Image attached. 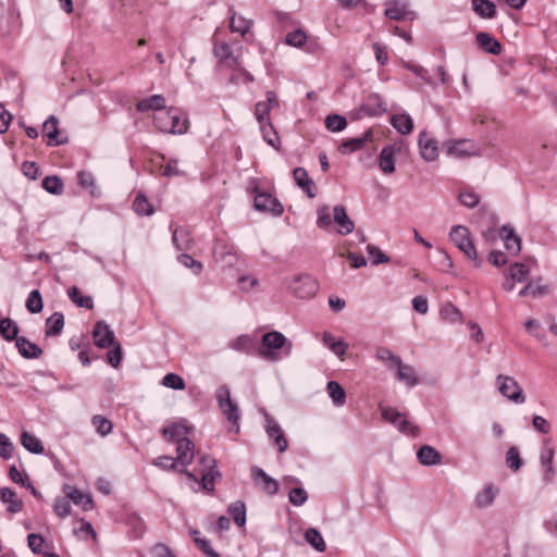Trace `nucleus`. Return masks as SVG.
<instances>
[{
  "mask_svg": "<svg viewBox=\"0 0 557 557\" xmlns=\"http://www.w3.org/2000/svg\"><path fill=\"white\" fill-rule=\"evenodd\" d=\"M153 122L156 127L162 133L184 134L188 129V120L177 108L154 112Z\"/></svg>",
  "mask_w": 557,
  "mask_h": 557,
  "instance_id": "f257e3e1",
  "label": "nucleus"
},
{
  "mask_svg": "<svg viewBox=\"0 0 557 557\" xmlns=\"http://www.w3.org/2000/svg\"><path fill=\"white\" fill-rule=\"evenodd\" d=\"M263 349L259 350V355L268 360L276 361L280 355L276 350L282 349L284 356H289L293 344L281 332L271 331L265 333L261 338Z\"/></svg>",
  "mask_w": 557,
  "mask_h": 557,
  "instance_id": "f03ea898",
  "label": "nucleus"
},
{
  "mask_svg": "<svg viewBox=\"0 0 557 557\" xmlns=\"http://www.w3.org/2000/svg\"><path fill=\"white\" fill-rule=\"evenodd\" d=\"M216 400L223 416L232 423L230 431L235 433L239 432V409L236 403L231 398L230 388L226 385H222L216 391Z\"/></svg>",
  "mask_w": 557,
  "mask_h": 557,
  "instance_id": "7ed1b4c3",
  "label": "nucleus"
},
{
  "mask_svg": "<svg viewBox=\"0 0 557 557\" xmlns=\"http://www.w3.org/2000/svg\"><path fill=\"white\" fill-rule=\"evenodd\" d=\"M176 458L177 466H182L183 468L180 470V473L186 475L194 482H198V478L195 473L190 472L186 469L188 465H190L195 458V444L189 438L181 440L176 443Z\"/></svg>",
  "mask_w": 557,
  "mask_h": 557,
  "instance_id": "20e7f679",
  "label": "nucleus"
},
{
  "mask_svg": "<svg viewBox=\"0 0 557 557\" xmlns=\"http://www.w3.org/2000/svg\"><path fill=\"white\" fill-rule=\"evenodd\" d=\"M450 240L471 260H478L476 249L471 239L468 227L463 225L453 226L449 233Z\"/></svg>",
  "mask_w": 557,
  "mask_h": 557,
  "instance_id": "39448f33",
  "label": "nucleus"
},
{
  "mask_svg": "<svg viewBox=\"0 0 557 557\" xmlns=\"http://www.w3.org/2000/svg\"><path fill=\"white\" fill-rule=\"evenodd\" d=\"M251 191L255 194V208L258 211L270 212L273 215H281L284 211L283 205L271 194L259 190L257 182H251Z\"/></svg>",
  "mask_w": 557,
  "mask_h": 557,
  "instance_id": "423d86ee",
  "label": "nucleus"
},
{
  "mask_svg": "<svg viewBox=\"0 0 557 557\" xmlns=\"http://www.w3.org/2000/svg\"><path fill=\"white\" fill-rule=\"evenodd\" d=\"M289 290L298 298H310L319 289L318 282L309 274L296 276L288 286Z\"/></svg>",
  "mask_w": 557,
  "mask_h": 557,
  "instance_id": "0eeeda50",
  "label": "nucleus"
},
{
  "mask_svg": "<svg viewBox=\"0 0 557 557\" xmlns=\"http://www.w3.org/2000/svg\"><path fill=\"white\" fill-rule=\"evenodd\" d=\"M384 14L386 17L395 21H412L416 17L407 0H387Z\"/></svg>",
  "mask_w": 557,
  "mask_h": 557,
  "instance_id": "6e6552de",
  "label": "nucleus"
},
{
  "mask_svg": "<svg viewBox=\"0 0 557 557\" xmlns=\"http://www.w3.org/2000/svg\"><path fill=\"white\" fill-rule=\"evenodd\" d=\"M497 382L499 383L498 389L505 397L518 404L524 403L522 388L515 379L499 374Z\"/></svg>",
  "mask_w": 557,
  "mask_h": 557,
  "instance_id": "1a4fd4ad",
  "label": "nucleus"
},
{
  "mask_svg": "<svg viewBox=\"0 0 557 557\" xmlns=\"http://www.w3.org/2000/svg\"><path fill=\"white\" fill-rule=\"evenodd\" d=\"M444 146L448 156L457 158H467L479 153L476 145L469 139L448 140Z\"/></svg>",
  "mask_w": 557,
  "mask_h": 557,
  "instance_id": "9d476101",
  "label": "nucleus"
},
{
  "mask_svg": "<svg viewBox=\"0 0 557 557\" xmlns=\"http://www.w3.org/2000/svg\"><path fill=\"white\" fill-rule=\"evenodd\" d=\"M275 107H278V100L274 91H267V100L257 102L255 115L260 128H265L267 125L272 124L270 121V112L271 109Z\"/></svg>",
  "mask_w": 557,
  "mask_h": 557,
  "instance_id": "9b49d317",
  "label": "nucleus"
},
{
  "mask_svg": "<svg viewBox=\"0 0 557 557\" xmlns=\"http://www.w3.org/2000/svg\"><path fill=\"white\" fill-rule=\"evenodd\" d=\"M418 146L421 158L426 162L435 161L438 157L437 141L432 138L428 132L422 131L419 134Z\"/></svg>",
  "mask_w": 557,
  "mask_h": 557,
  "instance_id": "f8f14e48",
  "label": "nucleus"
},
{
  "mask_svg": "<svg viewBox=\"0 0 557 557\" xmlns=\"http://www.w3.org/2000/svg\"><path fill=\"white\" fill-rule=\"evenodd\" d=\"M251 476L257 487L268 495H275L278 492V483L276 480L268 475L261 468L252 467Z\"/></svg>",
  "mask_w": 557,
  "mask_h": 557,
  "instance_id": "ddd939ff",
  "label": "nucleus"
},
{
  "mask_svg": "<svg viewBox=\"0 0 557 557\" xmlns=\"http://www.w3.org/2000/svg\"><path fill=\"white\" fill-rule=\"evenodd\" d=\"M549 440L544 441V447L540 454V463L544 468L543 481L546 484L552 483L555 478L556 471L553 465L555 449L548 445Z\"/></svg>",
  "mask_w": 557,
  "mask_h": 557,
  "instance_id": "4468645a",
  "label": "nucleus"
},
{
  "mask_svg": "<svg viewBox=\"0 0 557 557\" xmlns=\"http://www.w3.org/2000/svg\"><path fill=\"white\" fill-rule=\"evenodd\" d=\"M59 121L54 115H50L42 125L44 136L48 138V146H60L67 143V137H61L59 127Z\"/></svg>",
  "mask_w": 557,
  "mask_h": 557,
  "instance_id": "2eb2a0df",
  "label": "nucleus"
},
{
  "mask_svg": "<svg viewBox=\"0 0 557 557\" xmlns=\"http://www.w3.org/2000/svg\"><path fill=\"white\" fill-rule=\"evenodd\" d=\"M92 337L96 346L99 348H108L114 344V333L103 321H99L95 324Z\"/></svg>",
  "mask_w": 557,
  "mask_h": 557,
  "instance_id": "dca6fc26",
  "label": "nucleus"
},
{
  "mask_svg": "<svg viewBox=\"0 0 557 557\" xmlns=\"http://www.w3.org/2000/svg\"><path fill=\"white\" fill-rule=\"evenodd\" d=\"M214 55L227 66L234 70H242V62L239 58L234 55L231 46L226 42H214L213 46Z\"/></svg>",
  "mask_w": 557,
  "mask_h": 557,
  "instance_id": "f3484780",
  "label": "nucleus"
},
{
  "mask_svg": "<svg viewBox=\"0 0 557 557\" xmlns=\"http://www.w3.org/2000/svg\"><path fill=\"white\" fill-rule=\"evenodd\" d=\"M401 145L394 143L393 145L385 146L379 156V166L385 174H392L395 171L394 157L400 152Z\"/></svg>",
  "mask_w": 557,
  "mask_h": 557,
  "instance_id": "a211bd4d",
  "label": "nucleus"
},
{
  "mask_svg": "<svg viewBox=\"0 0 557 557\" xmlns=\"http://www.w3.org/2000/svg\"><path fill=\"white\" fill-rule=\"evenodd\" d=\"M265 431L268 436L273 440L274 444L277 446V450L280 453H284L288 447V443L283 431L281 430V426L275 423L269 414H265Z\"/></svg>",
  "mask_w": 557,
  "mask_h": 557,
  "instance_id": "6ab92c4d",
  "label": "nucleus"
},
{
  "mask_svg": "<svg viewBox=\"0 0 557 557\" xmlns=\"http://www.w3.org/2000/svg\"><path fill=\"white\" fill-rule=\"evenodd\" d=\"M359 111L362 115L376 116L385 111L384 101L377 94L369 95L363 103L360 106Z\"/></svg>",
  "mask_w": 557,
  "mask_h": 557,
  "instance_id": "aec40b11",
  "label": "nucleus"
},
{
  "mask_svg": "<svg viewBox=\"0 0 557 557\" xmlns=\"http://www.w3.org/2000/svg\"><path fill=\"white\" fill-rule=\"evenodd\" d=\"M333 213V221L338 225L337 232L342 235L352 233L355 224L347 215L345 207L342 205L335 206Z\"/></svg>",
  "mask_w": 557,
  "mask_h": 557,
  "instance_id": "412c9836",
  "label": "nucleus"
},
{
  "mask_svg": "<svg viewBox=\"0 0 557 557\" xmlns=\"http://www.w3.org/2000/svg\"><path fill=\"white\" fill-rule=\"evenodd\" d=\"M294 180L298 187H300L309 198H314L317 195V187L314 182L309 177V174L304 168H296L293 172Z\"/></svg>",
  "mask_w": 557,
  "mask_h": 557,
  "instance_id": "4be33fe9",
  "label": "nucleus"
},
{
  "mask_svg": "<svg viewBox=\"0 0 557 557\" xmlns=\"http://www.w3.org/2000/svg\"><path fill=\"white\" fill-rule=\"evenodd\" d=\"M372 138H373V132H372V129H368L360 137L344 140L341 144L338 149L342 153H350V152H354L357 150H361L362 148H364L367 143L372 140Z\"/></svg>",
  "mask_w": 557,
  "mask_h": 557,
  "instance_id": "5701e85b",
  "label": "nucleus"
},
{
  "mask_svg": "<svg viewBox=\"0 0 557 557\" xmlns=\"http://www.w3.org/2000/svg\"><path fill=\"white\" fill-rule=\"evenodd\" d=\"M161 433L172 443H177L181 440L188 438L189 428L182 422H174L170 425L164 426Z\"/></svg>",
  "mask_w": 557,
  "mask_h": 557,
  "instance_id": "b1692460",
  "label": "nucleus"
},
{
  "mask_svg": "<svg viewBox=\"0 0 557 557\" xmlns=\"http://www.w3.org/2000/svg\"><path fill=\"white\" fill-rule=\"evenodd\" d=\"M476 44L480 49L494 55L502 52V45L498 40L492 37L488 33L480 32L476 34Z\"/></svg>",
  "mask_w": 557,
  "mask_h": 557,
  "instance_id": "393cba45",
  "label": "nucleus"
},
{
  "mask_svg": "<svg viewBox=\"0 0 557 557\" xmlns=\"http://www.w3.org/2000/svg\"><path fill=\"white\" fill-rule=\"evenodd\" d=\"M500 238L505 242L506 249L511 255H518L521 250V239L509 226H503L499 231Z\"/></svg>",
  "mask_w": 557,
  "mask_h": 557,
  "instance_id": "a878e982",
  "label": "nucleus"
},
{
  "mask_svg": "<svg viewBox=\"0 0 557 557\" xmlns=\"http://www.w3.org/2000/svg\"><path fill=\"white\" fill-rule=\"evenodd\" d=\"M15 346L18 352L27 359H36L39 358L42 354L41 348L35 344L29 342L26 337L21 336L15 341Z\"/></svg>",
  "mask_w": 557,
  "mask_h": 557,
  "instance_id": "bb28decb",
  "label": "nucleus"
},
{
  "mask_svg": "<svg viewBox=\"0 0 557 557\" xmlns=\"http://www.w3.org/2000/svg\"><path fill=\"white\" fill-rule=\"evenodd\" d=\"M252 20H248L244 16H237L233 9H230V29L233 33H239L245 36L252 26Z\"/></svg>",
  "mask_w": 557,
  "mask_h": 557,
  "instance_id": "cd10ccee",
  "label": "nucleus"
},
{
  "mask_svg": "<svg viewBox=\"0 0 557 557\" xmlns=\"http://www.w3.org/2000/svg\"><path fill=\"white\" fill-rule=\"evenodd\" d=\"M419 462L423 466H434L441 461L440 453L432 446L423 445L417 453Z\"/></svg>",
  "mask_w": 557,
  "mask_h": 557,
  "instance_id": "c85d7f7f",
  "label": "nucleus"
},
{
  "mask_svg": "<svg viewBox=\"0 0 557 557\" xmlns=\"http://www.w3.org/2000/svg\"><path fill=\"white\" fill-rule=\"evenodd\" d=\"M0 497L3 503L9 504V512L16 513L23 509V502L16 497V493L10 487H2L0 490Z\"/></svg>",
  "mask_w": 557,
  "mask_h": 557,
  "instance_id": "c756f323",
  "label": "nucleus"
},
{
  "mask_svg": "<svg viewBox=\"0 0 557 557\" xmlns=\"http://www.w3.org/2000/svg\"><path fill=\"white\" fill-rule=\"evenodd\" d=\"M66 487L70 488V491L66 493V497L70 500H72L75 505L82 506V508L85 511L92 509L94 502L89 494H84L83 492H81L79 490H77L75 487H70V486H66Z\"/></svg>",
  "mask_w": 557,
  "mask_h": 557,
  "instance_id": "7c9ffc66",
  "label": "nucleus"
},
{
  "mask_svg": "<svg viewBox=\"0 0 557 557\" xmlns=\"http://www.w3.org/2000/svg\"><path fill=\"white\" fill-rule=\"evenodd\" d=\"M472 10L482 18H493L496 15V5L491 0H472Z\"/></svg>",
  "mask_w": 557,
  "mask_h": 557,
  "instance_id": "2f4dec72",
  "label": "nucleus"
},
{
  "mask_svg": "<svg viewBox=\"0 0 557 557\" xmlns=\"http://www.w3.org/2000/svg\"><path fill=\"white\" fill-rule=\"evenodd\" d=\"M391 124L403 135L410 134L413 129V121L406 113L394 114L391 119Z\"/></svg>",
  "mask_w": 557,
  "mask_h": 557,
  "instance_id": "473e14b6",
  "label": "nucleus"
},
{
  "mask_svg": "<svg viewBox=\"0 0 557 557\" xmlns=\"http://www.w3.org/2000/svg\"><path fill=\"white\" fill-rule=\"evenodd\" d=\"M21 444L26 450H28L32 454L39 455L42 454L45 450L40 440L27 431L22 432Z\"/></svg>",
  "mask_w": 557,
  "mask_h": 557,
  "instance_id": "72a5a7b5",
  "label": "nucleus"
},
{
  "mask_svg": "<svg viewBox=\"0 0 557 557\" xmlns=\"http://www.w3.org/2000/svg\"><path fill=\"white\" fill-rule=\"evenodd\" d=\"M64 327V315L61 312H54L46 321V336H57Z\"/></svg>",
  "mask_w": 557,
  "mask_h": 557,
  "instance_id": "f704fd0d",
  "label": "nucleus"
},
{
  "mask_svg": "<svg viewBox=\"0 0 557 557\" xmlns=\"http://www.w3.org/2000/svg\"><path fill=\"white\" fill-rule=\"evenodd\" d=\"M165 100L160 95H153L147 99H143L137 103V110L140 112H145L148 110H154L159 112L161 110H165L164 108Z\"/></svg>",
  "mask_w": 557,
  "mask_h": 557,
  "instance_id": "c9c22d12",
  "label": "nucleus"
},
{
  "mask_svg": "<svg viewBox=\"0 0 557 557\" xmlns=\"http://www.w3.org/2000/svg\"><path fill=\"white\" fill-rule=\"evenodd\" d=\"M395 368L398 370V380L405 382L407 386L412 387L419 383L414 369L411 366L404 364L403 361H400V366H396Z\"/></svg>",
  "mask_w": 557,
  "mask_h": 557,
  "instance_id": "e433bc0d",
  "label": "nucleus"
},
{
  "mask_svg": "<svg viewBox=\"0 0 557 557\" xmlns=\"http://www.w3.org/2000/svg\"><path fill=\"white\" fill-rule=\"evenodd\" d=\"M326 391L335 406L341 407L345 404L346 392L339 383L330 381L326 385Z\"/></svg>",
  "mask_w": 557,
  "mask_h": 557,
  "instance_id": "4c0bfd02",
  "label": "nucleus"
},
{
  "mask_svg": "<svg viewBox=\"0 0 557 557\" xmlns=\"http://www.w3.org/2000/svg\"><path fill=\"white\" fill-rule=\"evenodd\" d=\"M323 343L338 357L344 356L348 349L347 343L342 339H336L330 333L323 334Z\"/></svg>",
  "mask_w": 557,
  "mask_h": 557,
  "instance_id": "58836bf2",
  "label": "nucleus"
},
{
  "mask_svg": "<svg viewBox=\"0 0 557 557\" xmlns=\"http://www.w3.org/2000/svg\"><path fill=\"white\" fill-rule=\"evenodd\" d=\"M18 326L10 318H3L0 321V334L5 341H13L18 337Z\"/></svg>",
  "mask_w": 557,
  "mask_h": 557,
  "instance_id": "ea45409f",
  "label": "nucleus"
},
{
  "mask_svg": "<svg viewBox=\"0 0 557 557\" xmlns=\"http://www.w3.org/2000/svg\"><path fill=\"white\" fill-rule=\"evenodd\" d=\"M70 299L81 308L92 309L94 301L90 296H82L78 287L73 286L67 290Z\"/></svg>",
  "mask_w": 557,
  "mask_h": 557,
  "instance_id": "a19ab883",
  "label": "nucleus"
},
{
  "mask_svg": "<svg viewBox=\"0 0 557 557\" xmlns=\"http://www.w3.org/2000/svg\"><path fill=\"white\" fill-rule=\"evenodd\" d=\"M305 540L318 552H324L326 548L325 542L321 533L314 528H309L305 532Z\"/></svg>",
  "mask_w": 557,
  "mask_h": 557,
  "instance_id": "79ce46f5",
  "label": "nucleus"
},
{
  "mask_svg": "<svg viewBox=\"0 0 557 557\" xmlns=\"http://www.w3.org/2000/svg\"><path fill=\"white\" fill-rule=\"evenodd\" d=\"M25 307L30 313H39L44 308L42 297L38 289H34L28 294Z\"/></svg>",
  "mask_w": 557,
  "mask_h": 557,
  "instance_id": "37998d69",
  "label": "nucleus"
},
{
  "mask_svg": "<svg viewBox=\"0 0 557 557\" xmlns=\"http://www.w3.org/2000/svg\"><path fill=\"white\" fill-rule=\"evenodd\" d=\"M133 209L139 215H151L153 213V207L144 194H138L135 197Z\"/></svg>",
  "mask_w": 557,
  "mask_h": 557,
  "instance_id": "c03bdc74",
  "label": "nucleus"
},
{
  "mask_svg": "<svg viewBox=\"0 0 557 557\" xmlns=\"http://www.w3.org/2000/svg\"><path fill=\"white\" fill-rule=\"evenodd\" d=\"M230 347L237 351L251 352L255 348V341L249 335H240L230 344Z\"/></svg>",
  "mask_w": 557,
  "mask_h": 557,
  "instance_id": "a18cd8bd",
  "label": "nucleus"
},
{
  "mask_svg": "<svg viewBox=\"0 0 557 557\" xmlns=\"http://www.w3.org/2000/svg\"><path fill=\"white\" fill-rule=\"evenodd\" d=\"M529 273L530 270L524 263L516 262L509 267L508 275L510 280L521 283L527 280Z\"/></svg>",
  "mask_w": 557,
  "mask_h": 557,
  "instance_id": "49530a36",
  "label": "nucleus"
},
{
  "mask_svg": "<svg viewBox=\"0 0 557 557\" xmlns=\"http://www.w3.org/2000/svg\"><path fill=\"white\" fill-rule=\"evenodd\" d=\"M228 513L237 525L243 527L246 523V507L243 502H236L230 505Z\"/></svg>",
  "mask_w": 557,
  "mask_h": 557,
  "instance_id": "de8ad7c7",
  "label": "nucleus"
},
{
  "mask_svg": "<svg viewBox=\"0 0 557 557\" xmlns=\"http://www.w3.org/2000/svg\"><path fill=\"white\" fill-rule=\"evenodd\" d=\"M42 187L52 195H61L63 193V182L57 175L46 176L42 181Z\"/></svg>",
  "mask_w": 557,
  "mask_h": 557,
  "instance_id": "09e8293b",
  "label": "nucleus"
},
{
  "mask_svg": "<svg viewBox=\"0 0 557 557\" xmlns=\"http://www.w3.org/2000/svg\"><path fill=\"white\" fill-rule=\"evenodd\" d=\"M347 125V120L343 115L330 114L325 117V127L331 132H341Z\"/></svg>",
  "mask_w": 557,
  "mask_h": 557,
  "instance_id": "8fccbe9b",
  "label": "nucleus"
},
{
  "mask_svg": "<svg viewBox=\"0 0 557 557\" xmlns=\"http://www.w3.org/2000/svg\"><path fill=\"white\" fill-rule=\"evenodd\" d=\"M221 473L218 470H201V487L208 492H213L214 490V480L215 478H220Z\"/></svg>",
  "mask_w": 557,
  "mask_h": 557,
  "instance_id": "3c124183",
  "label": "nucleus"
},
{
  "mask_svg": "<svg viewBox=\"0 0 557 557\" xmlns=\"http://www.w3.org/2000/svg\"><path fill=\"white\" fill-rule=\"evenodd\" d=\"M92 425L101 436H106L112 431V422L103 416L97 414L92 417Z\"/></svg>",
  "mask_w": 557,
  "mask_h": 557,
  "instance_id": "603ef678",
  "label": "nucleus"
},
{
  "mask_svg": "<svg viewBox=\"0 0 557 557\" xmlns=\"http://www.w3.org/2000/svg\"><path fill=\"white\" fill-rule=\"evenodd\" d=\"M494 498H495V493L493 491V487H492V485H487L481 493H479L476 495L475 504L480 508L488 507L490 505L493 504Z\"/></svg>",
  "mask_w": 557,
  "mask_h": 557,
  "instance_id": "864d4df0",
  "label": "nucleus"
},
{
  "mask_svg": "<svg viewBox=\"0 0 557 557\" xmlns=\"http://www.w3.org/2000/svg\"><path fill=\"white\" fill-rule=\"evenodd\" d=\"M506 463L512 471H518L522 467V459L516 446H511L506 454Z\"/></svg>",
  "mask_w": 557,
  "mask_h": 557,
  "instance_id": "5fc2aeb1",
  "label": "nucleus"
},
{
  "mask_svg": "<svg viewBox=\"0 0 557 557\" xmlns=\"http://www.w3.org/2000/svg\"><path fill=\"white\" fill-rule=\"evenodd\" d=\"M376 357L382 361L388 362L389 368L400 366L401 359L398 356L394 355L392 350L386 347L377 348Z\"/></svg>",
  "mask_w": 557,
  "mask_h": 557,
  "instance_id": "6e6d98bb",
  "label": "nucleus"
},
{
  "mask_svg": "<svg viewBox=\"0 0 557 557\" xmlns=\"http://www.w3.org/2000/svg\"><path fill=\"white\" fill-rule=\"evenodd\" d=\"M162 384L169 388L182 391L185 388V382L184 380L175 374V373H168L162 379Z\"/></svg>",
  "mask_w": 557,
  "mask_h": 557,
  "instance_id": "4d7b16f0",
  "label": "nucleus"
},
{
  "mask_svg": "<svg viewBox=\"0 0 557 557\" xmlns=\"http://www.w3.org/2000/svg\"><path fill=\"white\" fill-rule=\"evenodd\" d=\"M367 252L369 253L371 262L374 265L387 263L389 261V258L379 247L374 245H368Z\"/></svg>",
  "mask_w": 557,
  "mask_h": 557,
  "instance_id": "13d9d810",
  "label": "nucleus"
},
{
  "mask_svg": "<svg viewBox=\"0 0 557 557\" xmlns=\"http://www.w3.org/2000/svg\"><path fill=\"white\" fill-rule=\"evenodd\" d=\"M260 129H261L263 139L270 146H272L273 148L278 150L280 149V138H278V135H277L276 131L274 129L273 125L270 124V125H267L265 128H260Z\"/></svg>",
  "mask_w": 557,
  "mask_h": 557,
  "instance_id": "bf43d9fd",
  "label": "nucleus"
},
{
  "mask_svg": "<svg viewBox=\"0 0 557 557\" xmlns=\"http://www.w3.org/2000/svg\"><path fill=\"white\" fill-rule=\"evenodd\" d=\"M546 292H547L546 286H541V285L535 286L532 282H530L522 289H520L519 296L527 297V296L531 295L533 297H537V296L545 295Z\"/></svg>",
  "mask_w": 557,
  "mask_h": 557,
  "instance_id": "052dcab7",
  "label": "nucleus"
},
{
  "mask_svg": "<svg viewBox=\"0 0 557 557\" xmlns=\"http://www.w3.org/2000/svg\"><path fill=\"white\" fill-rule=\"evenodd\" d=\"M288 499L294 506H301L308 499V494L302 487H294L289 491Z\"/></svg>",
  "mask_w": 557,
  "mask_h": 557,
  "instance_id": "680f3d73",
  "label": "nucleus"
},
{
  "mask_svg": "<svg viewBox=\"0 0 557 557\" xmlns=\"http://www.w3.org/2000/svg\"><path fill=\"white\" fill-rule=\"evenodd\" d=\"M307 39V35L302 29H296L286 35V44L293 47H301Z\"/></svg>",
  "mask_w": 557,
  "mask_h": 557,
  "instance_id": "e2e57ef3",
  "label": "nucleus"
},
{
  "mask_svg": "<svg viewBox=\"0 0 557 557\" xmlns=\"http://www.w3.org/2000/svg\"><path fill=\"white\" fill-rule=\"evenodd\" d=\"M441 315L443 319L450 322H457L461 320V312L451 304H447L442 308Z\"/></svg>",
  "mask_w": 557,
  "mask_h": 557,
  "instance_id": "0e129e2a",
  "label": "nucleus"
},
{
  "mask_svg": "<svg viewBox=\"0 0 557 557\" xmlns=\"http://www.w3.org/2000/svg\"><path fill=\"white\" fill-rule=\"evenodd\" d=\"M14 446L10 438L0 433V457L3 459H10L13 456Z\"/></svg>",
  "mask_w": 557,
  "mask_h": 557,
  "instance_id": "69168bd1",
  "label": "nucleus"
},
{
  "mask_svg": "<svg viewBox=\"0 0 557 557\" xmlns=\"http://www.w3.org/2000/svg\"><path fill=\"white\" fill-rule=\"evenodd\" d=\"M53 510L61 518L69 516L71 512V505L67 497H58L54 500Z\"/></svg>",
  "mask_w": 557,
  "mask_h": 557,
  "instance_id": "338daca9",
  "label": "nucleus"
},
{
  "mask_svg": "<svg viewBox=\"0 0 557 557\" xmlns=\"http://www.w3.org/2000/svg\"><path fill=\"white\" fill-rule=\"evenodd\" d=\"M396 426L401 433L407 435L417 436L419 434V428L407 420L405 414L400 418Z\"/></svg>",
  "mask_w": 557,
  "mask_h": 557,
  "instance_id": "774afa93",
  "label": "nucleus"
}]
</instances>
